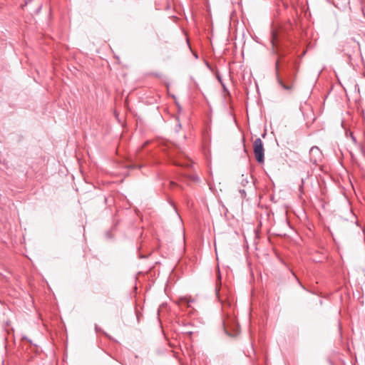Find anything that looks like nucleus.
<instances>
[{
  "instance_id": "nucleus-1",
  "label": "nucleus",
  "mask_w": 365,
  "mask_h": 365,
  "mask_svg": "<svg viewBox=\"0 0 365 365\" xmlns=\"http://www.w3.org/2000/svg\"><path fill=\"white\" fill-rule=\"evenodd\" d=\"M216 296L222 306L224 313L226 317L223 320V325L227 330L228 328L234 332L237 333L240 330V326L235 317L230 316V313L226 310L227 307L232 308L234 302V297L230 293L227 287H222L221 285H216L215 287Z\"/></svg>"
},
{
  "instance_id": "nucleus-2",
  "label": "nucleus",
  "mask_w": 365,
  "mask_h": 365,
  "mask_svg": "<svg viewBox=\"0 0 365 365\" xmlns=\"http://www.w3.org/2000/svg\"><path fill=\"white\" fill-rule=\"evenodd\" d=\"M299 70V64L295 61L292 68L289 67V62L284 61V68H282V73L279 72V59L275 62L276 78L278 84L284 91L292 92L294 89V83L297 78V73Z\"/></svg>"
},
{
  "instance_id": "nucleus-3",
  "label": "nucleus",
  "mask_w": 365,
  "mask_h": 365,
  "mask_svg": "<svg viewBox=\"0 0 365 365\" xmlns=\"http://www.w3.org/2000/svg\"><path fill=\"white\" fill-rule=\"evenodd\" d=\"M292 28L293 24L290 21H288V22L283 26L279 31L274 29L272 31V43L279 58H283L287 55L285 48L280 43V34L281 33H287L288 31Z\"/></svg>"
},
{
  "instance_id": "nucleus-4",
  "label": "nucleus",
  "mask_w": 365,
  "mask_h": 365,
  "mask_svg": "<svg viewBox=\"0 0 365 365\" xmlns=\"http://www.w3.org/2000/svg\"><path fill=\"white\" fill-rule=\"evenodd\" d=\"M253 150L256 160L262 164L264 162V149L262 140L259 138L255 139L253 143Z\"/></svg>"
},
{
  "instance_id": "nucleus-5",
  "label": "nucleus",
  "mask_w": 365,
  "mask_h": 365,
  "mask_svg": "<svg viewBox=\"0 0 365 365\" xmlns=\"http://www.w3.org/2000/svg\"><path fill=\"white\" fill-rule=\"evenodd\" d=\"M322 153L319 148L317 146H313L309 150V160L313 164H317L321 160Z\"/></svg>"
},
{
  "instance_id": "nucleus-6",
  "label": "nucleus",
  "mask_w": 365,
  "mask_h": 365,
  "mask_svg": "<svg viewBox=\"0 0 365 365\" xmlns=\"http://www.w3.org/2000/svg\"><path fill=\"white\" fill-rule=\"evenodd\" d=\"M351 44L350 46L352 47V51H346V55L348 56L349 59L351 61L354 56H357L359 51V44L356 41H351L348 43Z\"/></svg>"
},
{
  "instance_id": "nucleus-7",
  "label": "nucleus",
  "mask_w": 365,
  "mask_h": 365,
  "mask_svg": "<svg viewBox=\"0 0 365 365\" xmlns=\"http://www.w3.org/2000/svg\"><path fill=\"white\" fill-rule=\"evenodd\" d=\"M349 4V0H334V4L337 8L345 7Z\"/></svg>"
},
{
  "instance_id": "nucleus-8",
  "label": "nucleus",
  "mask_w": 365,
  "mask_h": 365,
  "mask_svg": "<svg viewBox=\"0 0 365 365\" xmlns=\"http://www.w3.org/2000/svg\"><path fill=\"white\" fill-rule=\"evenodd\" d=\"M249 181L247 178H244V175H242V180H241V185L242 186H246L248 184Z\"/></svg>"
},
{
  "instance_id": "nucleus-9",
  "label": "nucleus",
  "mask_w": 365,
  "mask_h": 365,
  "mask_svg": "<svg viewBox=\"0 0 365 365\" xmlns=\"http://www.w3.org/2000/svg\"><path fill=\"white\" fill-rule=\"evenodd\" d=\"M181 300L182 302H185L187 304V306H190V303H192L194 301L193 299L188 300L187 297H186L181 298Z\"/></svg>"
},
{
  "instance_id": "nucleus-10",
  "label": "nucleus",
  "mask_w": 365,
  "mask_h": 365,
  "mask_svg": "<svg viewBox=\"0 0 365 365\" xmlns=\"http://www.w3.org/2000/svg\"><path fill=\"white\" fill-rule=\"evenodd\" d=\"M181 128V124L180 122L178 123L176 127H175V131L179 132V130Z\"/></svg>"
},
{
  "instance_id": "nucleus-11",
  "label": "nucleus",
  "mask_w": 365,
  "mask_h": 365,
  "mask_svg": "<svg viewBox=\"0 0 365 365\" xmlns=\"http://www.w3.org/2000/svg\"><path fill=\"white\" fill-rule=\"evenodd\" d=\"M240 194H241V195H242V197H245V195H246V192H245V190H241V189H240Z\"/></svg>"
},
{
  "instance_id": "nucleus-12",
  "label": "nucleus",
  "mask_w": 365,
  "mask_h": 365,
  "mask_svg": "<svg viewBox=\"0 0 365 365\" xmlns=\"http://www.w3.org/2000/svg\"><path fill=\"white\" fill-rule=\"evenodd\" d=\"M218 79H219V81H220V83H222V85L223 88H225V87L224 84L222 83V81H221V78H220V77H218Z\"/></svg>"
},
{
  "instance_id": "nucleus-13",
  "label": "nucleus",
  "mask_w": 365,
  "mask_h": 365,
  "mask_svg": "<svg viewBox=\"0 0 365 365\" xmlns=\"http://www.w3.org/2000/svg\"><path fill=\"white\" fill-rule=\"evenodd\" d=\"M306 51H304L302 54L301 55L300 58H302L306 54Z\"/></svg>"
},
{
  "instance_id": "nucleus-14",
  "label": "nucleus",
  "mask_w": 365,
  "mask_h": 365,
  "mask_svg": "<svg viewBox=\"0 0 365 365\" xmlns=\"http://www.w3.org/2000/svg\"><path fill=\"white\" fill-rule=\"evenodd\" d=\"M96 331H98V330H99V329H98L97 325H96Z\"/></svg>"
},
{
  "instance_id": "nucleus-15",
  "label": "nucleus",
  "mask_w": 365,
  "mask_h": 365,
  "mask_svg": "<svg viewBox=\"0 0 365 365\" xmlns=\"http://www.w3.org/2000/svg\"><path fill=\"white\" fill-rule=\"evenodd\" d=\"M173 163H174L175 165H180V164L177 163V162H175V161H173Z\"/></svg>"
},
{
  "instance_id": "nucleus-16",
  "label": "nucleus",
  "mask_w": 365,
  "mask_h": 365,
  "mask_svg": "<svg viewBox=\"0 0 365 365\" xmlns=\"http://www.w3.org/2000/svg\"><path fill=\"white\" fill-rule=\"evenodd\" d=\"M265 135H266V133H264L262 135V137L264 138Z\"/></svg>"
},
{
  "instance_id": "nucleus-17",
  "label": "nucleus",
  "mask_w": 365,
  "mask_h": 365,
  "mask_svg": "<svg viewBox=\"0 0 365 365\" xmlns=\"http://www.w3.org/2000/svg\"><path fill=\"white\" fill-rule=\"evenodd\" d=\"M300 284V287H302L303 289H304V287L302 286V284L301 283Z\"/></svg>"
},
{
  "instance_id": "nucleus-18",
  "label": "nucleus",
  "mask_w": 365,
  "mask_h": 365,
  "mask_svg": "<svg viewBox=\"0 0 365 365\" xmlns=\"http://www.w3.org/2000/svg\"><path fill=\"white\" fill-rule=\"evenodd\" d=\"M32 1V0H28V1H29V2H30V1Z\"/></svg>"
}]
</instances>
